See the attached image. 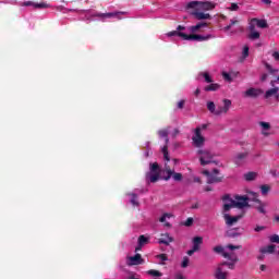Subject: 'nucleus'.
I'll return each instance as SVG.
<instances>
[{
  "label": "nucleus",
  "mask_w": 279,
  "mask_h": 279,
  "mask_svg": "<svg viewBox=\"0 0 279 279\" xmlns=\"http://www.w3.org/2000/svg\"><path fill=\"white\" fill-rule=\"evenodd\" d=\"M146 180L151 183H156L160 180V166H158V162L150 163L149 172L146 174Z\"/></svg>",
  "instance_id": "obj_7"
},
{
  "label": "nucleus",
  "mask_w": 279,
  "mask_h": 279,
  "mask_svg": "<svg viewBox=\"0 0 279 279\" xmlns=\"http://www.w3.org/2000/svg\"><path fill=\"white\" fill-rule=\"evenodd\" d=\"M255 232H263V230H265V227H263V226H257V227H255Z\"/></svg>",
  "instance_id": "obj_49"
},
{
  "label": "nucleus",
  "mask_w": 279,
  "mask_h": 279,
  "mask_svg": "<svg viewBox=\"0 0 279 279\" xmlns=\"http://www.w3.org/2000/svg\"><path fill=\"white\" fill-rule=\"evenodd\" d=\"M222 76L227 82H232V76H230V74H228L227 72H223Z\"/></svg>",
  "instance_id": "obj_47"
},
{
  "label": "nucleus",
  "mask_w": 279,
  "mask_h": 279,
  "mask_svg": "<svg viewBox=\"0 0 279 279\" xmlns=\"http://www.w3.org/2000/svg\"><path fill=\"white\" fill-rule=\"evenodd\" d=\"M257 205H255L256 210H258L262 215H267V210L265 209L267 207L266 203L260 202L259 199H256Z\"/></svg>",
  "instance_id": "obj_25"
},
{
  "label": "nucleus",
  "mask_w": 279,
  "mask_h": 279,
  "mask_svg": "<svg viewBox=\"0 0 279 279\" xmlns=\"http://www.w3.org/2000/svg\"><path fill=\"white\" fill-rule=\"evenodd\" d=\"M230 108H232V100L223 99L222 106L217 107L216 116L219 117L221 114H228V112L230 111Z\"/></svg>",
  "instance_id": "obj_12"
},
{
  "label": "nucleus",
  "mask_w": 279,
  "mask_h": 279,
  "mask_svg": "<svg viewBox=\"0 0 279 279\" xmlns=\"http://www.w3.org/2000/svg\"><path fill=\"white\" fill-rule=\"evenodd\" d=\"M259 125L263 128V130H269L271 128L268 122H260Z\"/></svg>",
  "instance_id": "obj_46"
},
{
  "label": "nucleus",
  "mask_w": 279,
  "mask_h": 279,
  "mask_svg": "<svg viewBox=\"0 0 279 279\" xmlns=\"http://www.w3.org/2000/svg\"><path fill=\"white\" fill-rule=\"evenodd\" d=\"M270 243H279V235L278 234H272L269 236Z\"/></svg>",
  "instance_id": "obj_40"
},
{
  "label": "nucleus",
  "mask_w": 279,
  "mask_h": 279,
  "mask_svg": "<svg viewBox=\"0 0 279 279\" xmlns=\"http://www.w3.org/2000/svg\"><path fill=\"white\" fill-rule=\"evenodd\" d=\"M171 217H173L172 214H163V215L159 218V221H160V223H165V221H167V219H171Z\"/></svg>",
  "instance_id": "obj_34"
},
{
  "label": "nucleus",
  "mask_w": 279,
  "mask_h": 279,
  "mask_svg": "<svg viewBox=\"0 0 279 279\" xmlns=\"http://www.w3.org/2000/svg\"><path fill=\"white\" fill-rule=\"evenodd\" d=\"M136 199H137L136 194H131V204L133 206H138V201H136Z\"/></svg>",
  "instance_id": "obj_41"
},
{
  "label": "nucleus",
  "mask_w": 279,
  "mask_h": 279,
  "mask_svg": "<svg viewBox=\"0 0 279 279\" xmlns=\"http://www.w3.org/2000/svg\"><path fill=\"white\" fill-rule=\"evenodd\" d=\"M194 252H197V250L191 248L190 251H187V256H193Z\"/></svg>",
  "instance_id": "obj_51"
},
{
  "label": "nucleus",
  "mask_w": 279,
  "mask_h": 279,
  "mask_svg": "<svg viewBox=\"0 0 279 279\" xmlns=\"http://www.w3.org/2000/svg\"><path fill=\"white\" fill-rule=\"evenodd\" d=\"M207 110H209V112H211V114H217V108H216L214 101L207 102Z\"/></svg>",
  "instance_id": "obj_29"
},
{
  "label": "nucleus",
  "mask_w": 279,
  "mask_h": 279,
  "mask_svg": "<svg viewBox=\"0 0 279 279\" xmlns=\"http://www.w3.org/2000/svg\"><path fill=\"white\" fill-rule=\"evenodd\" d=\"M244 178H245L246 182H252V180H256V173L247 172L244 174Z\"/></svg>",
  "instance_id": "obj_31"
},
{
  "label": "nucleus",
  "mask_w": 279,
  "mask_h": 279,
  "mask_svg": "<svg viewBox=\"0 0 279 279\" xmlns=\"http://www.w3.org/2000/svg\"><path fill=\"white\" fill-rule=\"evenodd\" d=\"M260 191H262V195H267V193H269L270 191V187L269 185H262Z\"/></svg>",
  "instance_id": "obj_38"
},
{
  "label": "nucleus",
  "mask_w": 279,
  "mask_h": 279,
  "mask_svg": "<svg viewBox=\"0 0 279 279\" xmlns=\"http://www.w3.org/2000/svg\"><path fill=\"white\" fill-rule=\"evenodd\" d=\"M158 135L160 138H166V145L161 148V151L163 154V159L169 162L171 159L169 158V128L165 130H159Z\"/></svg>",
  "instance_id": "obj_9"
},
{
  "label": "nucleus",
  "mask_w": 279,
  "mask_h": 279,
  "mask_svg": "<svg viewBox=\"0 0 279 279\" xmlns=\"http://www.w3.org/2000/svg\"><path fill=\"white\" fill-rule=\"evenodd\" d=\"M218 89H219V84H217V83H213L205 87L206 93H210L213 90H218Z\"/></svg>",
  "instance_id": "obj_30"
},
{
  "label": "nucleus",
  "mask_w": 279,
  "mask_h": 279,
  "mask_svg": "<svg viewBox=\"0 0 279 279\" xmlns=\"http://www.w3.org/2000/svg\"><path fill=\"white\" fill-rule=\"evenodd\" d=\"M264 5H269L271 3V0H260Z\"/></svg>",
  "instance_id": "obj_53"
},
{
  "label": "nucleus",
  "mask_w": 279,
  "mask_h": 279,
  "mask_svg": "<svg viewBox=\"0 0 279 279\" xmlns=\"http://www.w3.org/2000/svg\"><path fill=\"white\" fill-rule=\"evenodd\" d=\"M208 124H202L197 126L194 131V135L192 136V141L195 147H204V143H206V137L202 135V130H206Z\"/></svg>",
  "instance_id": "obj_6"
},
{
  "label": "nucleus",
  "mask_w": 279,
  "mask_h": 279,
  "mask_svg": "<svg viewBox=\"0 0 279 279\" xmlns=\"http://www.w3.org/2000/svg\"><path fill=\"white\" fill-rule=\"evenodd\" d=\"M174 278H175V279H186V278H184V275H182V272H177V274L174 275Z\"/></svg>",
  "instance_id": "obj_48"
},
{
  "label": "nucleus",
  "mask_w": 279,
  "mask_h": 279,
  "mask_svg": "<svg viewBox=\"0 0 279 279\" xmlns=\"http://www.w3.org/2000/svg\"><path fill=\"white\" fill-rule=\"evenodd\" d=\"M183 226H185L186 228H191V226H193V218H187Z\"/></svg>",
  "instance_id": "obj_44"
},
{
  "label": "nucleus",
  "mask_w": 279,
  "mask_h": 279,
  "mask_svg": "<svg viewBox=\"0 0 279 279\" xmlns=\"http://www.w3.org/2000/svg\"><path fill=\"white\" fill-rule=\"evenodd\" d=\"M197 154L202 167H206V165H210L211 162H214L213 158H215V155L210 153V150L199 149Z\"/></svg>",
  "instance_id": "obj_8"
},
{
  "label": "nucleus",
  "mask_w": 279,
  "mask_h": 279,
  "mask_svg": "<svg viewBox=\"0 0 279 279\" xmlns=\"http://www.w3.org/2000/svg\"><path fill=\"white\" fill-rule=\"evenodd\" d=\"M267 71H269V73H271V75H276V73H278V69H274L271 68V65L269 63L265 64Z\"/></svg>",
  "instance_id": "obj_35"
},
{
  "label": "nucleus",
  "mask_w": 279,
  "mask_h": 279,
  "mask_svg": "<svg viewBox=\"0 0 279 279\" xmlns=\"http://www.w3.org/2000/svg\"><path fill=\"white\" fill-rule=\"evenodd\" d=\"M193 15H194L195 19H197L198 21H206V20L210 19V14L204 13V12H199V11H195V12L193 13Z\"/></svg>",
  "instance_id": "obj_26"
},
{
  "label": "nucleus",
  "mask_w": 279,
  "mask_h": 279,
  "mask_svg": "<svg viewBox=\"0 0 279 279\" xmlns=\"http://www.w3.org/2000/svg\"><path fill=\"white\" fill-rule=\"evenodd\" d=\"M148 276H153V278H161L162 272L158 270L150 269L147 271Z\"/></svg>",
  "instance_id": "obj_32"
},
{
  "label": "nucleus",
  "mask_w": 279,
  "mask_h": 279,
  "mask_svg": "<svg viewBox=\"0 0 279 279\" xmlns=\"http://www.w3.org/2000/svg\"><path fill=\"white\" fill-rule=\"evenodd\" d=\"M34 8L47 9V8H49V4L47 2L35 3Z\"/></svg>",
  "instance_id": "obj_36"
},
{
  "label": "nucleus",
  "mask_w": 279,
  "mask_h": 279,
  "mask_svg": "<svg viewBox=\"0 0 279 279\" xmlns=\"http://www.w3.org/2000/svg\"><path fill=\"white\" fill-rule=\"evenodd\" d=\"M128 265L130 267L134 266V265H143L144 260L143 257L141 256V254H135L134 256L128 257Z\"/></svg>",
  "instance_id": "obj_15"
},
{
  "label": "nucleus",
  "mask_w": 279,
  "mask_h": 279,
  "mask_svg": "<svg viewBox=\"0 0 279 279\" xmlns=\"http://www.w3.org/2000/svg\"><path fill=\"white\" fill-rule=\"evenodd\" d=\"M226 234L227 236H229V239H236V236H241V234H243V229L241 228L229 229Z\"/></svg>",
  "instance_id": "obj_18"
},
{
  "label": "nucleus",
  "mask_w": 279,
  "mask_h": 279,
  "mask_svg": "<svg viewBox=\"0 0 279 279\" xmlns=\"http://www.w3.org/2000/svg\"><path fill=\"white\" fill-rule=\"evenodd\" d=\"M242 56H243V58H247V56H250V47L248 46H244Z\"/></svg>",
  "instance_id": "obj_43"
},
{
  "label": "nucleus",
  "mask_w": 279,
  "mask_h": 279,
  "mask_svg": "<svg viewBox=\"0 0 279 279\" xmlns=\"http://www.w3.org/2000/svg\"><path fill=\"white\" fill-rule=\"evenodd\" d=\"M257 258H258V260H263V258H265V256L264 255H259Z\"/></svg>",
  "instance_id": "obj_59"
},
{
  "label": "nucleus",
  "mask_w": 279,
  "mask_h": 279,
  "mask_svg": "<svg viewBox=\"0 0 279 279\" xmlns=\"http://www.w3.org/2000/svg\"><path fill=\"white\" fill-rule=\"evenodd\" d=\"M256 27H259L260 29L267 28L268 27L267 20H259V19L253 17L248 21L250 40H258V38H260V33L256 31Z\"/></svg>",
  "instance_id": "obj_4"
},
{
  "label": "nucleus",
  "mask_w": 279,
  "mask_h": 279,
  "mask_svg": "<svg viewBox=\"0 0 279 279\" xmlns=\"http://www.w3.org/2000/svg\"><path fill=\"white\" fill-rule=\"evenodd\" d=\"M222 202H225V204H223L225 213H228V210H230V208H236V203L234 199L230 198V195H225L222 197Z\"/></svg>",
  "instance_id": "obj_14"
},
{
  "label": "nucleus",
  "mask_w": 279,
  "mask_h": 279,
  "mask_svg": "<svg viewBox=\"0 0 279 279\" xmlns=\"http://www.w3.org/2000/svg\"><path fill=\"white\" fill-rule=\"evenodd\" d=\"M230 265L228 262H223L216 267L215 278L216 279H228V270L226 269Z\"/></svg>",
  "instance_id": "obj_10"
},
{
  "label": "nucleus",
  "mask_w": 279,
  "mask_h": 279,
  "mask_svg": "<svg viewBox=\"0 0 279 279\" xmlns=\"http://www.w3.org/2000/svg\"><path fill=\"white\" fill-rule=\"evenodd\" d=\"M190 260L191 259H189V257H183V260H182V263H181V267L183 268V269H186V267H189V263H190Z\"/></svg>",
  "instance_id": "obj_37"
},
{
  "label": "nucleus",
  "mask_w": 279,
  "mask_h": 279,
  "mask_svg": "<svg viewBox=\"0 0 279 279\" xmlns=\"http://www.w3.org/2000/svg\"><path fill=\"white\" fill-rule=\"evenodd\" d=\"M275 221H279V216H276V217H275Z\"/></svg>",
  "instance_id": "obj_62"
},
{
  "label": "nucleus",
  "mask_w": 279,
  "mask_h": 279,
  "mask_svg": "<svg viewBox=\"0 0 279 279\" xmlns=\"http://www.w3.org/2000/svg\"><path fill=\"white\" fill-rule=\"evenodd\" d=\"M192 243H193L192 248L196 250V252H199V247L202 246V243H204V239L202 236H195Z\"/></svg>",
  "instance_id": "obj_23"
},
{
  "label": "nucleus",
  "mask_w": 279,
  "mask_h": 279,
  "mask_svg": "<svg viewBox=\"0 0 279 279\" xmlns=\"http://www.w3.org/2000/svg\"><path fill=\"white\" fill-rule=\"evenodd\" d=\"M230 12H239V4L231 3V5L228 8Z\"/></svg>",
  "instance_id": "obj_39"
},
{
  "label": "nucleus",
  "mask_w": 279,
  "mask_h": 279,
  "mask_svg": "<svg viewBox=\"0 0 279 279\" xmlns=\"http://www.w3.org/2000/svg\"><path fill=\"white\" fill-rule=\"evenodd\" d=\"M265 80H267V74H264V75L262 76V82H265Z\"/></svg>",
  "instance_id": "obj_57"
},
{
  "label": "nucleus",
  "mask_w": 279,
  "mask_h": 279,
  "mask_svg": "<svg viewBox=\"0 0 279 279\" xmlns=\"http://www.w3.org/2000/svg\"><path fill=\"white\" fill-rule=\"evenodd\" d=\"M276 82H277V81H271V82H270V86L275 87V86H276Z\"/></svg>",
  "instance_id": "obj_58"
},
{
  "label": "nucleus",
  "mask_w": 279,
  "mask_h": 279,
  "mask_svg": "<svg viewBox=\"0 0 279 279\" xmlns=\"http://www.w3.org/2000/svg\"><path fill=\"white\" fill-rule=\"evenodd\" d=\"M178 108H179L180 110H182V108H184V100H180V101L178 102Z\"/></svg>",
  "instance_id": "obj_50"
},
{
  "label": "nucleus",
  "mask_w": 279,
  "mask_h": 279,
  "mask_svg": "<svg viewBox=\"0 0 279 279\" xmlns=\"http://www.w3.org/2000/svg\"><path fill=\"white\" fill-rule=\"evenodd\" d=\"M260 254H274L276 252V245L270 244L259 250Z\"/></svg>",
  "instance_id": "obj_27"
},
{
  "label": "nucleus",
  "mask_w": 279,
  "mask_h": 279,
  "mask_svg": "<svg viewBox=\"0 0 279 279\" xmlns=\"http://www.w3.org/2000/svg\"><path fill=\"white\" fill-rule=\"evenodd\" d=\"M21 5H23L24 8H29V5H36V2H32V1H26V2H22Z\"/></svg>",
  "instance_id": "obj_45"
},
{
  "label": "nucleus",
  "mask_w": 279,
  "mask_h": 279,
  "mask_svg": "<svg viewBox=\"0 0 279 279\" xmlns=\"http://www.w3.org/2000/svg\"><path fill=\"white\" fill-rule=\"evenodd\" d=\"M245 158H247V154H245V153L238 154L234 158L235 165H238V166L243 165L245 162Z\"/></svg>",
  "instance_id": "obj_24"
},
{
  "label": "nucleus",
  "mask_w": 279,
  "mask_h": 279,
  "mask_svg": "<svg viewBox=\"0 0 279 279\" xmlns=\"http://www.w3.org/2000/svg\"><path fill=\"white\" fill-rule=\"evenodd\" d=\"M277 82L279 83V76L277 77Z\"/></svg>",
  "instance_id": "obj_64"
},
{
  "label": "nucleus",
  "mask_w": 279,
  "mask_h": 279,
  "mask_svg": "<svg viewBox=\"0 0 279 279\" xmlns=\"http://www.w3.org/2000/svg\"><path fill=\"white\" fill-rule=\"evenodd\" d=\"M66 12H78V14H85L86 21H92V19H100V21H106V19H121V14L125 12H111V13H99L90 10H77V9H66Z\"/></svg>",
  "instance_id": "obj_3"
},
{
  "label": "nucleus",
  "mask_w": 279,
  "mask_h": 279,
  "mask_svg": "<svg viewBox=\"0 0 279 279\" xmlns=\"http://www.w3.org/2000/svg\"><path fill=\"white\" fill-rule=\"evenodd\" d=\"M260 95H263V89H260V88H254V87L248 88V89L244 93V97H253V98H256V97H260Z\"/></svg>",
  "instance_id": "obj_17"
},
{
  "label": "nucleus",
  "mask_w": 279,
  "mask_h": 279,
  "mask_svg": "<svg viewBox=\"0 0 279 279\" xmlns=\"http://www.w3.org/2000/svg\"><path fill=\"white\" fill-rule=\"evenodd\" d=\"M158 243L160 245H169L170 243H173V238H171L169 233L161 234V238L159 239Z\"/></svg>",
  "instance_id": "obj_21"
},
{
  "label": "nucleus",
  "mask_w": 279,
  "mask_h": 279,
  "mask_svg": "<svg viewBox=\"0 0 279 279\" xmlns=\"http://www.w3.org/2000/svg\"><path fill=\"white\" fill-rule=\"evenodd\" d=\"M223 218L227 226H234V223L241 219V216H230V214H225Z\"/></svg>",
  "instance_id": "obj_19"
},
{
  "label": "nucleus",
  "mask_w": 279,
  "mask_h": 279,
  "mask_svg": "<svg viewBox=\"0 0 279 279\" xmlns=\"http://www.w3.org/2000/svg\"><path fill=\"white\" fill-rule=\"evenodd\" d=\"M272 58L278 61L279 60V52H274Z\"/></svg>",
  "instance_id": "obj_52"
},
{
  "label": "nucleus",
  "mask_w": 279,
  "mask_h": 279,
  "mask_svg": "<svg viewBox=\"0 0 279 279\" xmlns=\"http://www.w3.org/2000/svg\"><path fill=\"white\" fill-rule=\"evenodd\" d=\"M180 134V131L178 129H174L172 132V136H177Z\"/></svg>",
  "instance_id": "obj_54"
},
{
  "label": "nucleus",
  "mask_w": 279,
  "mask_h": 279,
  "mask_svg": "<svg viewBox=\"0 0 279 279\" xmlns=\"http://www.w3.org/2000/svg\"><path fill=\"white\" fill-rule=\"evenodd\" d=\"M199 93H201V90H199V88H197V89L194 92L195 97H199Z\"/></svg>",
  "instance_id": "obj_56"
},
{
  "label": "nucleus",
  "mask_w": 279,
  "mask_h": 279,
  "mask_svg": "<svg viewBox=\"0 0 279 279\" xmlns=\"http://www.w3.org/2000/svg\"><path fill=\"white\" fill-rule=\"evenodd\" d=\"M236 23H239V19L238 17H233L230 20V24L227 25L225 28H223V32H230L232 29V27H234V25H236Z\"/></svg>",
  "instance_id": "obj_28"
},
{
  "label": "nucleus",
  "mask_w": 279,
  "mask_h": 279,
  "mask_svg": "<svg viewBox=\"0 0 279 279\" xmlns=\"http://www.w3.org/2000/svg\"><path fill=\"white\" fill-rule=\"evenodd\" d=\"M206 191H213L210 187H206Z\"/></svg>",
  "instance_id": "obj_63"
},
{
  "label": "nucleus",
  "mask_w": 279,
  "mask_h": 279,
  "mask_svg": "<svg viewBox=\"0 0 279 279\" xmlns=\"http://www.w3.org/2000/svg\"><path fill=\"white\" fill-rule=\"evenodd\" d=\"M241 245L229 244L227 246H216L214 247V252L216 254H221L223 258H227L229 262L228 269H234V265L239 262V256L234 253V250H241Z\"/></svg>",
  "instance_id": "obj_2"
},
{
  "label": "nucleus",
  "mask_w": 279,
  "mask_h": 279,
  "mask_svg": "<svg viewBox=\"0 0 279 279\" xmlns=\"http://www.w3.org/2000/svg\"><path fill=\"white\" fill-rule=\"evenodd\" d=\"M202 27H208V24L198 23L190 27L178 26L177 31L168 33L167 36L169 38H171V36H179V38H182V40H197V41L208 40V38H210V35H207V36L193 35L195 34V32H199Z\"/></svg>",
  "instance_id": "obj_1"
},
{
  "label": "nucleus",
  "mask_w": 279,
  "mask_h": 279,
  "mask_svg": "<svg viewBox=\"0 0 279 279\" xmlns=\"http://www.w3.org/2000/svg\"><path fill=\"white\" fill-rule=\"evenodd\" d=\"M259 269H260V271H265V269H267V266L263 264L259 266Z\"/></svg>",
  "instance_id": "obj_55"
},
{
  "label": "nucleus",
  "mask_w": 279,
  "mask_h": 279,
  "mask_svg": "<svg viewBox=\"0 0 279 279\" xmlns=\"http://www.w3.org/2000/svg\"><path fill=\"white\" fill-rule=\"evenodd\" d=\"M171 175L175 182L182 181V173L174 172L170 170L169 166H165L162 180H171Z\"/></svg>",
  "instance_id": "obj_11"
},
{
  "label": "nucleus",
  "mask_w": 279,
  "mask_h": 279,
  "mask_svg": "<svg viewBox=\"0 0 279 279\" xmlns=\"http://www.w3.org/2000/svg\"><path fill=\"white\" fill-rule=\"evenodd\" d=\"M203 173H204V175H207L208 184H215L217 182H221V177H217V175H219V170H217V169H215L213 171V173H209L208 170H204Z\"/></svg>",
  "instance_id": "obj_13"
},
{
  "label": "nucleus",
  "mask_w": 279,
  "mask_h": 279,
  "mask_svg": "<svg viewBox=\"0 0 279 279\" xmlns=\"http://www.w3.org/2000/svg\"><path fill=\"white\" fill-rule=\"evenodd\" d=\"M145 157H146V158H149V150H147V151L145 153Z\"/></svg>",
  "instance_id": "obj_60"
},
{
  "label": "nucleus",
  "mask_w": 279,
  "mask_h": 279,
  "mask_svg": "<svg viewBox=\"0 0 279 279\" xmlns=\"http://www.w3.org/2000/svg\"><path fill=\"white\" fill-rule=\"evenodd\" d=\"M147 243H149V238H147L145 235H140V238H138V245L135 248V252H140V250L143 248V245H147Z\"/></svg>",
  "instance_id": "obj_22"
},
{
  "label": "nucleus",
  "mask_w": 279,
  "mask_h": 279,
  "mask_svg": "<svg viewBox=\"0 0 279 279\" xmlns=\"http://www.w3.org/2000/svg\"><path fill=\"white\" fill-rule=\"evenodd\" d=\"M199 76L204 77V80L207 84H211L213 78L210 77V74H208V72H203L199 74Z\"/></svg>",
  "instance_id": "obj_33"
},
{
  "label": "nucleus",
  "mask_w": 279,
  "mask_h": 279,
  "mask_svg": "<svg viewBox=\"0 0 279 279\" xmlns=\"http://www.w3.org/2000/svg\"><path fill=\"white\" fill-rule=\"evenodd\" d=\"M165 226L169 228L171 225L169 222H166Z\"/></svg>",
  "instance_id": "obj_61"
},
{
  "label": "nucleus",
  "mask_w": 279,
  "mask_h": 279,
  "mask_svg": "<svg viewBox=\"0 0 279 279\" xmlns=\"http://www.w3.org/2000/svg\"><path fill=\"white\" fill-rule=\"evenodd\" d=\"M157 258L161 263H165L166 260H169V258L167 257V254H159V255H157Z\"/></svg>",
  "instance_id": "obj_42"
},
{
  "label": "nucleus",
  "mask_w": 279,
  "mask_h": 279,
  "mask_svg": "<svg viewBox=\"0 0 279 279\" xmlns=\"http://www.w3.org/2000/svg\"><path fill=\"white\" fill-rule=\"evenodd\" d=\"M264 97H265V99H269L270 97H276V99H279V88L272 87V88L266 90Z\"/></svg>",
  "instance_id": "obj_20"
},
{
  "label": "nucleus",
  "mask_w": 279,
  "mask_h": 279,
  "mask_svg": "<svg viewBox=\"0 0 279 279\" xmlns=\"http://www.w3.org/2000/svg\"><path fill=\"white\" fill-rule=\"evenodd\" d=\"M217 3L210 1H192L187 3L186 8L189 10H215Z\"/></svg>",
  "instance_id": "obj_5"
},
{
  "label": "nucleus",
  "mask_w": 279,
  "mask_h": 279,
  "mask_svg": "<svg viewBox=\"0 0 279 279\" xmlns=\"http://www.w3.org/2000/svg\"><path fill=\"white\" fill-rule=\"evenodd\" d=\"M250 206L247 196H235V208H245Z\"/></svg>",
  "instance_id": "obj_16"
}]
</instances>
